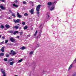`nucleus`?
<instances>
[{
  "label": "nucleus",
  "instance_id": "obj_1",
  "mask_svg": "<svg viewBox=\"0 0 76 76\" xmlns=\"http://www.w3.org/2000/svg\"><path fill=\"white\" fill-rule=\"evenodd\" d=\"M14 3L12 4V6L14 7H16V8L18 7V5H16V4L18 3V1L15 0L14 2Z\"/></svg>",
  "mask_w": 76,
  "mask_h": 76
},
{
  "label": "nucleus",
  "instance_id": "obj_2",
  "mask_svg": "<svg viewBox=\"0 0 76 76\" xmlns=\"http://www.w3.org/2000/svg\"><path fill=\"white\" fill-rule=\"evenodd\" d=\"M10 52L11 53H10V54H12V56H15L16 54V52L14 51L13 50H11Z\"/></svg>",
  "mask_w": 76,
  "mask_h": 76
},
{
  "label": "nucleus",
  "instance_id": "obj_3",
  "mask_svg": "<svg viewBox=\"0 0 76 76\" xmlns=\"http://www.w3.org/2000/svg\"><path fill=\"white\" fill-rule=\"evenodd\" d=\"M13 22H14L15 23H19L20 22V20L18 19L16 20L15 19L13 20Z\"/></svg>",
  "mask_w": 76,
  "mask_h": 76
},
{
  "label": "nucleus",
  "instance_id": "obj_4",
  "mask_svg": "<svg viewBox=\"0 0 76 76\" xmlns=\"http://www.w3.org/2000/svg\"><path fill=\"white\" fill-rule=\"evenodd\" d=\"M47 4L48 5V8H50V7L53 4V3H52L51 2H48Z\"/></svg>",
  "mask_w": 76,
  "mask_h": 76
},
{
  "label": "nucleus",
  "instance_id": "obj_5",
  "mask_svg": "<svg viewBox=\"0 0 76 76\" xmlns=\"http://www.w3.org/2000/svg\"><path fill=\"white\" fill-rule=\"evenodd\" d=\"M41 5L39 4L37 7L36 10H39L40 8H41Z\"/></svg>",
  "mask_w": 76,
  "mask_h": 76
},
{
  "label": "nucleus",
  "instance_id": "obj_6",
  "mask_svg": "<svg viewBox=\"0 0 76 76\" xmlns=\"http://www.w3.org/2000/svg\"><path fill=\"white\" fill-rule=\"evenodd\" d=\"M10 40L12 42H14L15 41V39H14L13 37H11L10 39Z\"/></svg>",
  "mask_w": 76,
  "mask_h": 76
},
{
  "label": "nucleus",
  "instance_id": "obj_7",
  "mask_svg": "<svg viewBox=\"0 0 76 76\" xmlns=\"http://www.w3.org/2000/svg\"><path fill=\"white\" fill-rule=\"evenodd\" d=\"M17 16L18 17V18H22V15L19 14V12H17Z\"/></svg>",
  "mask_w": 76,
  "mask_h": 76
},
{
  "label": "nucleus",
  "instance_id": "obj_8",
  "mask_svg": "<svg viewBox=\"0 0 76 76\" xmlns=\"http://www.w3.org/2000/svg\"><path fill=\"white\" fill-rule=\"evenodd\" d=\"M34 8H32L30 11V13L32 15L34 14Z\"/></svg>",
  "mask_w": 76,
  "mask_h": 76
},
{
  "label": "nucleus",
  "instance_id": "obj_9",
  "mask_svg": "<svg viewBox=\"0 0 76 76\" xmlns=\"http://www.w3.org/2000/svg\"><path fill=\"white\" fill-rule=\"evenodd\" d=\"M37 11V16L38 17H39V10H36Z\"/></svg>",
  "mask_w": 76,
  "mask_h": 76
},
{
  "label": "nucleus",
  "instance_id": "obj_10",
  "mask_svg": "<svg viewBox=\"0 0 76 76\" xmlns=\"http://www.w3.org/2000/svg\"><path fill=\"white\" fill-rule=\"evenodd\" d=\"M0 7L1 8V9H2V10H5V9H6V8L3 7V6L1 5L0 6Z\"/></svg>",
  "mask_w": 76,
  "mask_h": 76
},
{
  "label": "nucleus",
  "instance_id": "obj_11",
  "mask_svg": "<svg viewBox=\"0 0 76 76\" xmlns=\"http://www.w3.org/2000/svg\"><path fill=\"white\" fill-rule=\"evenodd\" d=\"M1 72H2V73H3V75L6 74V73H5V71H4L3 69H1Z\"/></svg>",
  "mask_w": 76,
  "mask_h": 76
},
{
  "label": "nucleus",
  "instance_id": "obj_12",
  "mask_svg": "<svg viewBox=\"0 0 76 76\" xmlns=\"http://www.w3.org/2000/svg\"><path fill=\"white\" fill-rule=\"evenodd\" d=\"M13 28H15V29H18L19 28V26H14Z\"/></svg>",
  "mask_w": 76,
  "mask_h": 76
},
{
  "label": "nucleus",
  "instance_id": "obj_13",
  "mask_svg": "<svg viewBox=\"0 0 76 76\" xmlns=\"http://www.w3.org/2000/svg\"><path fill=\"white\" fill-rule=\"evenodd\" d=\"M5 26L6 28H10V26L8 24H6L5 25Z\"/></svg>",
  "mask_w": 76,
  "mask_h": 76
},
{
  "label": "nucleus",
  "instance_id": "obj_14",
  "mask_svg": "<svg viewBox=\"0 0 76 76\" xmlns=\"http://www.w3.org/2000/svg\"><path fill=\"white\" fill-rule=\"evenodd\" d=\"M54 9V6H53L51 7V8L50 9V10L52 11V10H53Z\"/></svg>",
  "mask_w": 76,
  "mask_h": 76
},
{
  "label": "nucleus",
  "instance_id": "obj_15",
  "mask_svg": "<svg viewBox=\"0 0 76 76\" xmlns=\"http://www.w3.org/2000/svg\"><path fill=\"white\" fill-rule=\"evenodd\" d=\"M4 47H3L1 49V50L2 52H4Z\"/></svg>",
  "mask_w": 76,
  "mask_h": 76
},
{
  "label": "nucleus",
  "instance_id": "obj_16",
  "mask_svg": "<svg viewBox=\"0 0 76 76\" xmlns=\"http://www.w3.org/2000/svg\"><path fill=\"white\" fill-rule=\"evenodd\" d=\"M25 48H26L25 47L23 46L22 48H20V50H25Z\"/></svg>",
  "mask_w": 76,
  "mask_h": 76
},
{
  "label": "nucleus",
  "instance_id": "obj_17",
  "mask_svg": "<svg viewBox=\"0 0 76 76\" xmlns=\"http://www.w3.org/2000/svg\"><path fill=\"white\" fill-rule=\"evenodd\" d=\"M13 64H14V62H13V61L11 62H10V64L11 66H12V65H13Z\"/></svg>",
  "mask_w": 76,
  "mask_h": 76
},
{
  "label": "nucleus",
  "instance_id": "obj_18",
  "mask_svg": "<svg viewBox=\"0 0 76 76\" xmlns=\"http://www.w3.org/2000/svg\"><path fill=\"white\" fill-rule=\"evenodd\" d=\"M4 54L3 53H0V56H4Z\"/></svg>",
  "mask_w": 76,
  "mask_h": 76
},
{
  "label": "nucleus",
  "instance_id": "obj_19",
  "mask_svg": "<svg viewBox=\"0 0 76 76\" xmlns=\"http://www.w3.org/2000/svg\"><path fill=\"white\" fill-rule=\"evenodd\" d=\"M16 33H19V32L18 31H14L13 33L14 35H16Z\"/></svg>",
  "mask_w": 76,
  "mask_h": 76
},
{
  "label": "nucleus",
  "instance_id": "obj_20",
  "mask_svg": "<svg viewBox=\"0 0 76 76\" xmlns=\"http://www.w3.org/2000/svg\"><path fill=\"white\" fill-rule=\"evenodd\" d=\"M40 47V45H39V44H37V45L36 48H37L38 47Z\"/></svg>",
  "mask_w": 76,
  "mask_h": 76
},
{
  "label": "nucleus",
  "instance_id": "obj_21",
  "mask_svg": "<svg viewBox=\"0 0 76 76\" xmlns=\"http://www.w3.org/2000/svg\"><path fill=\"white\" fill-rule=\"evenodd\" d=\"M16 14L15 13H13L12 14V16H13V17H15V18H16Z\"/></svg>",
  "mask_w": 76,
  "mask_h": 76
},
{
  "label": "nucleus",
  "instance_id": "obj_22",
  "mask_svg": "<svg viewBox=\"0 0 76 76\" xmlns=\"http://www.w3.org/2000/svg\"><path fill=\"white\" fill-rule=\"evenodd\" d=\"M50 17V15H48L46 17V19H48V20H49V18Z\"/></svg>",
  "mask_w": 76,
  "mask_h": 76
},
{
  "label": "nucleus",
  "instance_id": "obj_23",
  "mask_svg": "<svg viewBox=\"0 0 76 76\" xmlns=\"http://www.w3.org/2000/svg\"><path fill=\"white\" fill-rule=\"evenodd\" d=\"M76 76V72H74L72 75V76Z\"/></svg>",
  "mask_w": 76,
  "mask_h": 76
},
{
  "label": "nucleus",
  "instance_id": "obj_24",
  "mask_svg": "<svg viewBox=\"0 0 76 76\" xmlns=\"http://www.w3.org/2000/svg\"><path fill=\"white\" fill-rule=\"evenodd\" d=\"M28 28V27L27 26H25L24 28L23 29H24V30H25L26 29Z\"/></svg>",
  "mask_w": 76,
  "mask_h": 76
},
{
  "label": "nucleus",
  "instance_id": "obj_25",
  "mask_svg": "<svg viewBox=\"0 0 76 76\" xmlns=\"http://www.w3.org/2000/svg\"><path fill=\"white\" fill-rule=\"evenodd\" d=\"M9 33H11V34H12V33H13V31H8Z\"/></svg>",
  "mask_w": 76,
  "mask_h": 76
},
{
  "label": "nucleus",
  "instance_id": "obj_26",
  "mask_svg": "<svg viewBox=\"0 0 76 76\" xmlns=\"http://www.w3.org/2000/svg\"><path fill=\"white\" fill-rule=\"evenodd\" d=\"M28 13H25L24 14V15L25 16H28Z\"/></svg>",
  "mask_w": 76,
  "mask_h": 76
},
{
  "label": "nucleus",
  "instance_id": "obj_27",
  "mask_svg": "<svg viewBox=\"0 0 76 76\" xmlns=\"http://www.w3.org/2000/svg\"><path fill=\"white\" fill-rule=\"evenodd\" d=\"M4 26L3 25H1V29H3V28H4Z\"/></svg>",
  "mask_w": 76,
  "mask_h": 76
},
{
  "label": "nucleus",
  "instance_id": "obj_28",
  "mask_svg": "<svg viewBox=\"0 0 76 76\" xmlns=\"http://www.w3.org/2000/svg\"><path fill=\"white\" fill-rule=\"evenodd\" d=\"M33 53H34V52L33 51H31L30 53L29 54H30V55H31L32 54H33Z\"/></svg>",
  "mask_w": 76,
  "mask_h": 76
},
{
  "label": "nucleus",
  "instance_id": "obj_29",
  "mask_svg": "<svg viewBox=\"0 0 76 76\" xmlns=\"http://www.w3.org/2000/svg\"><path fill=\"white\" fill-rule=\"evenodd\" d=\"M13 60H14L13 59L11 58L9 60V61H13Z\"/></svg>",
  "mask_w": 76,
  "mask_h": 76
},
{
  "label": "nucleus",
  "instance_id": "obj_30",
  "mask_svg": "<svg viewBox=\"0 0 76 76\" xmlns=\"http://www.w3.org/2000/svg\"><path fill=\"white\" fill-rule=\"evenodd\" d=\"M22 59H21L20 60L18 61V63H20L22 62Z\"/></svg>",
  "mask_w": 76,
  "mask_h": 76
},
{
  "label": "nucleus",
  "instance_id": "obj_31",
  "mask_svg": "<svg viewBox=\"0 0 76 76\" xmlns=\"http://www.w3.org/2000/svg\"><path fill=\"white\" fill-rule=\"evenodd\" d=\"M4 61H7V58H5L4 59Z\"/></svg>",
  "mask_w": 76,
  "mask_h": 76
},
{
  "label": "nucleus",
  "instance_id": "obj_32",
  "mask_svg": "<svg viewBox=\"0 0 76 76\" xmlns=\"http://www.w3.org/2000/svg\"><path fill=\"white\" fill-rule=\"evenodd\" d=\"M8 40H5V44H7V42H8Z\"/></svg>",
  "mask_w": 76,
  "mask_h": 76
},
{
  "label": "nucleus",
  "instance_id": "obj_33",
  "mask_svg": "<svg viewBox=\"0 0 76 76\" xmlns=\"http://www.w3.org/2000/svg\"><path fill=\"white\" fill-rule=\"evenodd\" d=\"M71 69H72V67H70V66H69L68 69V71H69Z\"/></svg>",
  "mask_w": 76,
  "mask_h": 76
},
{
  "label": "nucleus",
  "instance_id": "obj_34",
  "mask_svg": "<svg viewBox=\"0 0 76 76\" xmlns=\"http://www.w3.org/2000/svg\"><path fill=\"white\" fill-rule=\"evenodd\" d=\"M20 35H22V34H23V32L22 31L21 32H20Z\"/></svg>",
  "mask_w": 76,
  "mask_h": 76
},
{
  "label": "nucleus",
  "instance_id": "obj_35",
  "mask_svg": "<svg viewBox=\"0 0 76 76\" xmlns=\"http://www.w3.org/2000/svg\"><path fill=\"white\" fill-rule=\"evenodd\" d=\"M26 1H23V4H26Z\"/></svg>",
  "mask_w": 76,
  "mask_h": 76
},
{
  "label": "nucleus",
  "instance_id": "obj_36",
  "mask_svg": "<svg viewBox=\"0 0 76 76\" xmlns=\"http://www.w3.org/2000/svg\"><path fill=\"white\" fill-rule=\"evenodd\" d=\"M22 25H25V22H23L22 23Z\"/></svg>",
  "mask_w": 76,
  "mask_h": 76
},
{
  "label": "nucleus",
  "instance_id": "obj_37",
  "mask_svg": "<svg viewBox=\"0 0 76 76\" xmlns=\"http://www.w3.org/2000/svg\"><path fill=\"white\" fill-rule=\"evenodd\" d=\"M2 39H5V37H2Z\"/></svg>",
  "mask_w": 76,
  "mask_h": 76
},
{
  "label": "nucleus",
  "instance_id": "obj_38",
  "mask_svg": "<svg viewBox=\"0 0 76 76\" xmlns=\"http://www.w3.org/2000/svg\"><path fill=\"white\" fill-rule=\"evenodd\" d=\"M5 0H0V1H2V2H5Z\"/></svg>",
  "mask_w": 76,
  "mask_h": 76
},
{
  "label": "nucleus",
  "instance_id": "obj_39",
  "mask_svg": "<svg viewBox=\"0 0 76 76\" xmlns=\"http://www.w3.org/2000/svg\"><path fill=\"white\" fill-rule=\"evenodd\" d=\"M6 57H9V55H7Z\"/></svg>",
  "mask_w": 76,
  "mask_h": 76
},
{
  "label": "nucleus",
  "instance_id": "obj_40",
  "mask_svg": "<svg viewBox=\"0 0 76 76\" xmlns=\"http://www.w3.org/2000/svg\"><path fill=\"white\" fill-rule=\"evenodd\" d=\"M4 41H3L2 42H1L0 43V44H3V43H4Z\"/></svg>",
  "mask_w": 76,
  "mask_h": 76
},
{
  "label": "nucleus",
  "instance_id": "obj_41",
  "mask_svg": "<svg viewBox=\"0 0 76 76\" xmlns=\"http://www.w3.org/2000/svg\"><path fill=\"white\" fill-rule=\"evenodd\" d=\"M41 33H40V35L39 36V38H40V37H41Z\"/></svg>",
  "mask_w": 76,
  "mask_h": 76
},
{
  "label": "nucleus",
  "instance_id": "obj_42",
  "mask_svg": "<svg viewBox=\"0 0 76 76\" xmlns=\"http://www.w3.org/2000/svg\"><path fill=\"white\" fill-rule=\"evenodd\" d=\"M42 25H41L39 27V28H41V27H42Z\"/></svg>",
  "mask_w": 76,
  "mask_h": 76
},
{
  "label": "nucleus",
  "instance_id": "obj_43",
  "mask_svg": "<svg viewBox=\"0 0 76 76\" xmlns=\"http://www.w3.org/2000/svg\"><path fill=\"white\" fill-rule=\"evenodd\" d=\"M36 35H37V34H34V37H35L36 36Z\"/></svg>",
  "mask_w": 76,
  "mask_h": 76
},
{
  "label": "nucleus",
  "instance_id": "obj_44",
  "mask_svg": "<svg viewBox=\"0 0 76 76\" xmlns=\"http://www.w3.org/2000/svg\"><path fill=\"white\" fill-rule=\"evenodd\" d=\"M37 32H38L37 31H36V32H35V34H37Z\"/></svg>",
  "mask_w": 76,
  "mask_h": 76
},
{
  "label": "nucleus",
  "instance_id": "obj_45",
  "mask_svg": "<svg viewBox=\"0 0 76 76\" xmlns=\"http://www.w3.org/2000/svg\"><path fill=\"white\" fill-rule=\"evenodd\" d=\"M30 2L32 4H33V2L31 1H30Z\"/></svg>",
  "mask_w": 76,
  "mask_h": 76
},
{
  "label": "nucleus",
  "instance_id": "obj_46",
  "mask_svg": "<svg viewBox=\"0 0 76 76\" xmlns=\"http://www.w3.org/2000/svg\"><path fill=\"white\" fill-rule=\"evenodd\" d=\"M9 12H10V13H12V11H11L10 10H9Z\"/></svg>",
  "mask_w": 76,
  "mask_h": 76
},
{
  "label": "nucleus",
  "instance_id": "obj_47",
  "mask_svg": "<svg viewBox=\"0 0 76 76\" xmlns=\"http://www.w3.org/2000/svg\"><path fill=\"white\" fill-rule=\"evenodd\" d=\"M27 37H30V35H28Z\"/></svg>",
  "mask_w": 76,
  "mask_h": 76
},
{
  "label": "nucleus",
  "instance_id": "obj_48",
  "mask_svg": "<svg viewBox=\"0 0 76 76\" xmlns=\"http://www.w3.org/2000/svg\"><path fill=\"white\" fill-rule=\"evenodd\" d=\"M10 45H13V44L11 43L10 44Z\"/></svg>",
  "mask_w": 76,
  "mask_h": 76
},
{
  "label": "nucleus",
  "instance_id": "obj_49",
  "mask_svg": "<svg viewBox=\"0 0 76 76\" xmlns=\"http://www.w3.org/2000/svg\"><path fill=\"white\" fill-rule=\"evenodd\" d=\"M17 38H19V36H17Z\"/></svg>",
  "mask_w": 76,
  "mask_h": 76
},
{
  "label": "nucleus",
  "instance_id": "obj_50",
  "mask_svg": "<svg viewBox=\"0 0 76 76\" xmlns=\"http://www.w3.org/2000/svg\"><path fill=\"white\" fill-rule=\"evenodd\" d=\"M1 35H0V38H1Z\"/></svg>",
  "mask_w": 76,
  "mask_h": 76
},
{
  "label": "nucleus",
  "instance_id": "obj_51",
  "mask_svg": "<svg viewBox=\"0 0 76 76\" xmlns=\"http://www.w3.org/2000/svg\"><path fill=\"white\" fill-rule=\"evenodd\" d=\"M9 19H11V18L10 17H9Z\"/></svg>",
  "mask_w": 76,
  "mask_h": 76
},
{
  "label": "nucleus",
  "instance_id": "obj_52",
  "mask_svg": "<svg viewBox=\"0 0 76 76\" xmlns=\"http://www.w3.org/2000/svg\"><path fill=\"white\" fill-rule=\"evenodd\" d=\"M19 29H21V27H20V28H19Z\"/></svg>",
  "mask_w": 76,
  "mask_h": 76
},
{
  "label": "nucleus",
  "instance_id": "obj_53",
  "mask_svg": "<svg viewBox=\"0 0 76 76\" xmlns=\"http://www.w3.org/2000/svg\"><path fill=\"white\" fill-rule=\"evenodd\" d=\"M17 25H19V24H18Z\"/></svg>",
  "mask_w": 76,
  "mask_h": 76
},
{
  "label": "nucleus",
  "instance_id": "obj_54",
  "mask_svg": "<svg viewBox=\"0 0 76 76\" xmlns=\"http://www.w3.org/2000/svg\"><path fill=\"white\" fill-rule=\"evenodd\" d=\"M38 38V37H37V38Z\"/></svg>",
  "mask_w": 76,
  "mask_h": 76
},
{
  "label": "nucleus",
  "instance_id": "obj_55",
  "mask_svg": "<svg viewBox=\"0 0 76 76\" xmlns=\"http://www.w3.org/2000/svg\"><path fill=\"white\" fill-rule=\"evenodd\" d=\"M33 29V28H31V30H32Z\"/></svg>",
  "mask_w": 76,
  "mask_h": 76
},
{
  "label": "nucleus",
  "instance_id": "obj_56",
  "mask_svg": "<svg viewBox=\"0 0 76 76\" xmlns=\"http://www.w3.org/2000/svg\"><path fill=\"white\" fill-rule=\"evenodd\" d=\"M1 50L0 49V51H1Z\"/></svg>",
  "mask_w": 76,
  "mask_h": 76
},
{
  "label": "nucleus",
  "instance_id": "obj_57",
  "mask_svg": "<svg viewBox=\"0 0 76 76\" xmlns=\"http://www.w3.org/2000/svg\"><path fill=\"white\" fill-rule=\"evenodd\" d=\"M41 29H42V28H41Z\"/></svg>",
  "mask_w": 76,
  "mask_h": 76
}]
</instances>
